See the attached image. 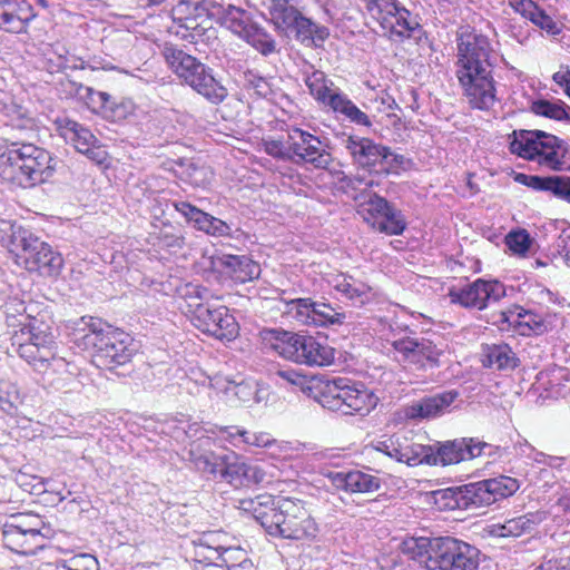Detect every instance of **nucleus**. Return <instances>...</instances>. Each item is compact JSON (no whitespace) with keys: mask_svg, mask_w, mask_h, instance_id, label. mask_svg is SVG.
Returning <instances> with one entry per match:
<instances>
[{"mask_svg":"<svg viewBox=\"0 0 570 570\" xmlns=\"http://www.w3.org/2000/svg\"><path fill=\"white\" fill-rule=\"evenodd\" d=\"M217 2L212 0H179L171 9L173 20H186V17H214V7Z\"/></svg>","mask_w":570,"mask_h":570,"instance_id":"72a5a7b5","label":"nucleus"},{"mask_svg":"<svg viewBox=\"0 0 570 570\" xmlns=\"http://www.w3.org/2000/svg\"><path fill=\"white\" fill-rule=\"evenodd\" d=\"M361 196L364 197L361 206H366L365 210L367 212L368 216L374 219L379 217L382 218L394 206L386 198L380 196L376 193L362 194Z\"/></svg>","mask_w":570,"mask_h":570,"instance_id":"de8ad7c7","label":"nucleus"},{"mask_svg":"<svg viewBox=\"0 0 570 570\" xmlns=\"http://www.w3.org/2000/svg\"><path fill=\"white\" fill-rule=\"evenodd\" d=\"M220 272L237 283H246L261 274L259 265L247 255L224 254L215 261Z\"/></svg>","mask_w":570,"mask_h":570,"instance_id":"393cba45","label":"nucleus"},{"mask_svg":"<svg viewBox=\"0 0 570 570\" xmlns=\"http://www.w3.org/2000/svg\"><path fill=\"white\" fill-rule=\"evenodd\" d=\"M71 568V570H99L98 561L91 554H80L71 558L69 561H62Z\"/></svg>","mask_w":570,"mask_h":570,"instance_id":"13d9d810","label":"nucleus"},{"mask_svg":"<svg viewBox=\"0 0 570 570\" xmlns=\"http://www.w3.org/2000/svg\"><path fill=\"white\" fill-rule=\"evenodd\" d=\"M287 313L305 325L335 327L346 323L352 313L334 307L326 302H317L311 297L295 298L287 303Z\"/></svg>","mask_w":570,"mask_h":570,"instance_id":"4468645a","label":"nucleus"},{"mask_svg":"<svg viewBox=\"0 0 570 570\" xmlns=\"http://www.w3.org/2000/svg\"><path fill=\"white\" fill-rule=\"evenodd\" d=\"M533 243L530 234L525 229L511 230L505 236V245L512 254L523 256L529 250Z\"/></svg>","mask_w":570,"mask_h":570,"instance_id":"09e8293b","label":"nucleus"},{"mask_svg":"<svg viewBox=\"0 0 570 570\" xmlns=\"http://www.w3.org/2000/svg\"><path fill=\"white\" fill-rule=\"evenodd\" d=\"M275 27L286 37L309 49H324V43L331 35L326 26L314 22L297 8L291 11L288 16H285Z\"/></svg>","mask_w":570,"mask_h":570,"instance_id":"dca6fc26","label":"nucleus"},{"mask_svg":"<svg viewBox=\"0 0 570 570\" xmlns=\"http://www.w3.org/2000/svg\"><path fill=\"white\" fill-rule=\"evenodd\" d=\"M371 226L380 233L399 236L404 233L407 224L402 212L393 206L382 217V220H373Z\"/></svg>","mask_w":570,"mask_h":570,"instance_id":"a19ab883","label":"nucleus"},{"mask_svg":"<svg viewBox=\"0 0 570 570\" xmlns=\"http://www.w3.org/2000/svg\"><path fill=\"white\" fill-rule=\"evenodd\" d=\"M330 108L336 112L341 114L345 117L350 122L362 126V127H372L371 118L362 111L345 94L336 92L330 99Z\"/></svg>","mask_w":570,"mask_h":570,"instance_id":"2f4dec72","label":"nucleus"},{"mask_svg":"<svg viewBox=\"0 0 570 570\" xmlns=\"http://www.w3.org/2000/svg\"><path fill=\"white\" fill-rule=\"evenodd\" d=\"M214 9V17L217 18L218 22L240 38L255 23L250 13L239 7L217 2Z\"/></svg>","mask_w":570,"mask_h":570,"instance_id":"a878e982","label":"nucleus"},{"mask_svg":"<svg viewBox=\"0 0 570 570\" xmlns=\"http://www.w3.org/2000/svg\"><path fill=\"white\" fill-rule=\"evenodd\" d=\"M77 326L75 344L92 351L91 362L98 368L114 372L131 362L136 348L129 334L92 316H82Z\"/></svg>","mask_w":570,"mask_h":570,"instance_id":"7ed1b4c3","label":"nucleus"},{"mask_svg":"<svg viewBox=\"0 0 570 570\" xmlns=\"http://www.w3.org/2000/svg\"><path fill=\"white\" fill-rule=\"evenodd\" d=\"M305 85L309 89L311 95L323 105L330 107V99L341 92L338 88L332 89L333 81L327 79L326 75L321 70L313 69L311 72H304Z\"/></svg>","mask_w":570,"mask_h":570,"instance_id":"473e14b6","label":"nucleus"},{"mask_svg":"<svg viewBox=\"0 0 570 570\" xmlns=\"http://www.w3.org/2000/svg\"><path fill=\"white\" fill-rule=\"evenodd\" d=\"M281 513H273L267 519L269 535L289 540H313L317 537L318 524L298 499H289L283 503Z\"/></svg>","mask_w":570,"mask_h":570,"instance_id":"9b49d317","label":"nucleus"},{"mask_svg":"<svg viewBox=\"0 0 570 570\" xmlns=\"http://www.w3.org/2000/svg\"><path fill=\"white\" fill-rule=\"evenodd\" d=\"M227 393H233L240 402H249L253 395L256 393L254 386L247 382H229L226 387Z\"/></svg>","mask_w":570,"mask_h":570,"instance_id":"6e6d98bb","label":"nucleus"},{"mask_svg":"<svg viewBox=\"0 0 570 570\" xmlns=\"http://www.w3.org/2000/svg\"><path fill=\"white\" fill-rule=\"evenodd\" d=\"M455 76L473 108L485 110L495 100L493 48L490 39L471 27L456 33Z\"/></svg>","mask_w":570,"mask_h":570,"instance_id":"f257e3e1","label":"nucleus"},{"mask_svg":"<svg viewBox=\"0 0 570 570\" xmlns=\"http://www.w3.org/2000/svg\"><path fill=\"white\" fill-rule=\"evenodd\" d=\"M514 180L537 191H548L558 199L570 204V176L564 175H527L518 173Z\"/></svg>","mask_w":570,"mask_h":570,"instance_id":"5701e85b","label":"nucleus"},{"mask_svg":"<svg viewBox=\"0 0 570 570\" xmlns=\"http://www.w3.org/2000/svg\"><path fill=\"white\" fill-rule=\"evenodd\" d=\"M499 446L492 445L478 438H458L433 444L434 465L446 466L470 461L481 455L493 456Z\"/></svg>","mask_w":570,"mask_h":570,"instance_id":"2eb2a0df","label":"nucleus"},{"mask_svg":"<svg viewBox=\"0 0 570 570\" xmlns=\"http://www.w3.org/2000/svg\"><path fill=\"white\" fill-rule=\"evenodd\" d=\"M161 56L169 69L184 83L188 85L210 104L218 105L227 98V88L215 77L213 68L203 63L196 57L170 42L164 43Z\"/></svg>","mask_w":570,"mask_h":570,"instance_id":"0eeeda50","label":"nucleus"},{"mask_svg":"<svg viewBox=\"0 0 570 570\" xmlns=\"http://www.w3.org/2000/svg\"><path fill=\"white\" fill-rule=\"evenodd\" d=\"M455 390L444 391L413 402L406 407L405 414L411 420L434 419L442 415L459 397Z\"/></svg>","mask_w":570,"mask_h":570,"instance_id":"4be33fe9","label":"nucleus"},{"mask_svg":"<svg viewBox=\"0 0 570 570\" xmlns=\"http://www.w3.org/2000/svg\"><path fill=\"white\" fill-rule=\"evenodd\" d=\"M509 6L523 18L530 19L533 16L538 3L533 0H509Z\"/></svg>","mask_w":570,"mask_h":570,"instance_id":"e2e57ef3","label":"nucleus"},{"mask_svg":"<svg viewBox=\"0 0 570 570\" xmlns=\"http://www.w3.org/2000/svg\"><path fill=\"white\" fill-rule=\"evenodd\" d=\"M405 157L403 155L392 153L391 148L387 147L386 158L382 159L377 174L389 175L396 171L404 164Z\"/></svg>","mask_w":570,"mask_h":570,"instance_id":"5fc2aeb1","label":"nucleus"},{"mask_svg":"<svg viewBox=\"0 0 570 570\" xmlns=\"http://www.w3.org/2000/svg\"><path fill=\"white\" fill-rule=\"evenodd\" d=\"M21 335L27 336L26 341L33 342L40 347L51 350V346L55 344L51 326L37 317H29L21 328Z\"/></svg>","mask_w":570,"mask_h":570,"instance_id":"58836bf2","label":"nucleus"},{"mask_svg":"<svg viewBox=\"0 0 570 570\" xmlns=\"http://www.w3.org/2000/svg\"><path fill=\"white\" fill-rule=\"evenodd\" d=\"M265 153L278 160L291 161L295 164V155L292 153L291 132L286 141L268 140L264 142Z\"/></svg>","mask_w":570,"mask_h":570,"instance_id":"8fccbe9b","label":"nucleus"},{"mask_svg":"<svg viewBox=\"0 0 570 570\" xmlns=\"http://www.w3.org/2000/svg\"><path fill=\"white\" fill-rule=\"evenodd\" d=\"M507 295L505 286L498 279L476 278L461 287H451L448 296L452 304L466 309L483 311Z\"/></svg>","mask_w":570,"mask_h":570,"instance_id":"ddd939ff","label":"nucleus"},{"mask_svg":"<svg viewBox=\"0 0 570 570\" xmlns=\"http://www.w3.org/2000/svg\"><path fill=\"white\" fill-rule=\"evenodd\" d=\"M68 141H70L79 153L85 154L97 164H101L106 158V151L101 149L99 140L90 129L81 124L71 132Z\"/></svg>","mask_w":570,"mask_h":570,"instance_id":"c756f323","label":"nucleus"},{"mask_svg":"<svg viewBox=\"0 0 570 570\" xmlns=\"http://www.w3.org/2000/svg\"><path fill=\"white\" fill-rule=\"evenodd\" d=\"M296 8L289 4L288 0H271L269 13L274 24H278L285 16H288L291 11Z\"/></svg>","mask_w":570,"mask_h":570,"instance_id":"4d7b16f0","label":"nucleus"},{"mask_svg":"<svg viewBox=\"0 0 570 570\" xmlns=\"http://www.w3.org/2000/svg\"><path fill=\"white\" fill-rule=\"evenodd\" d=\"M507 524L513 538H518L524 533H530L537 525V522L533 520L532 515L527 514L507 520Z\"/></svg>","mask_w":570,"mask_h":570,"instance_id":"864d4df0","label":"nucleus"},{"mask_svg":"<svg viewBox=\"0 0 570 570\" xmlns=\"http://www.w3.org/2000/svg\"><path fill=\"white\" fill-rule=\"evenodd\" d=\"M520 364V360L512 348L505 344L487 345L483 350V365L499 371H512Z\"/></svg>","mask_w":570,"mask_h":570,"instance_id":"c85d7f7f","label":"nucleus"},{"mask_svg":"<svg viewBox=\"0 0 570 570\" xmlns=\"http://www.w3.org/2000/svg\"><path fill=\"white\" fill-rule=\"evenodd\" d=\"M134 109L135 105L130 99H118L109 95L108 102L105 105L104 110L100 111V116L106 120L119 122L132 115Z\"/></svg>","mask_w":570,"mask_h":570,"instance_id":"37998d69","label":"nucleus"},{"mask_svg":"<svg viewBox=\"0 0 570 570\" xmlns=\"http://www.w3.org/2000/svg\"><path fill=\"white\" fill-rule=\"evenodd\" d=\"M392 347L401 355L400 362L414 365L419 371L440 366L442 350L425 337H402L392 342Z\"/></svg>","mask_w":570,"mask_h":570,"instance_id":"a211bd4d","label":"nucleus"},{"mask_svg":"<svg viewBox=\"0 0 570 570\" xmlns=\"http://www.w3.org/2000/svg\"><path fill=\"white\" fill-rule=\"evenodd\" d=\"M569 153L568 144L559 137L543 131L538 142V156L535 160L554 171L570 169L566 167L564 158Z\"/></svg>","mask_w":570,"mask_h":570,"instance_id":"b1692460","label":"nucleus"},{"mask_svg":"<svg viewBox=\"0 0 570 570\" xmlns=\"http://www.w3.org/2000/svg\"><path fill=\"white\" fill-rule=\"evenodd\" d=\"M540 136H543V130H513L508 136L510 153L527 160H535Z\"/></svg>","mask_w":570,"mask_h":570,"instance_id":"bb28decb","label":"nucleus"},{"mask_svg":"<svg viewBox=\"0 0 570 570\" xmlns=\"http://www.w3.org/2000/svg\"><path fill=\"white\" fill-rule=\"evenodd\" d=\"M239 82L244 89L253 90L261 98H267L273 92L268 80L253 70H246L239 75Z\"/></svg>","mask_w":570,"mask_h":570,"instance_id":"49530a36","label":"nucleus"},{"mask_svg":"<svg viewBox=\"0 0 570 570\" xmlns=\"http://www.w3.org/2000/svg\"><path fill=\"white\" fill-rule=\"evenodd\" d=\"M397 462L406 463L410 466L420 464L434 465L435 458L432 445H423L419 443L402 444L400 443V454Z\"/></svg>","mask_w":570,"mask_h":570,"instance_id":"4c0bfd02","label":"nucleus"},{"mask_svg":"<svg viewBox=\"0 0 570 570\" xmlns=\"http://www.w3.org/2000/svg\"><path fill=\"white\" fill-rule=\"evenodd\" d=\"M237 434L240 435L242 443L257 448H266L272 443V439L267 433H250L246 430H237Z\"/></svg>","mask_w":570,"mask_h":570,"instance_id":"bf43d9fd","label":"nucleus"},{"mask_svg":"<svg viewBox=\"0 0 570 570\" xmlns=\"http://www.w3.org/2000/svg\"><path fill=\"white\" fill-rule=\"evenodd\" d=\"M230 552H233L230 549H226L224 554H220L217 550L209 549V553L217 554L216 559H219L223 563H226V570H255L252 560L247 558H244L238 563L229 564L228 561L230 560V557H226L225 554H229Z\"/></svg>","mask_w":570,"mask_h":570,"instance_id":"680f3d73","label":"nucleus"},{"mask_svg":"<svg viewBox=\"0 0 570 570\" xmlns=\"http://www.w3.org/2000/svg\"><path fill=\"white\" fill-rule=\"evenodd\" d=\"M45 522L38 514H23L14 519V522L6 524L3 534L6 538L14 535H30L32 538L40 534Z\"/></svg>","mask_w":570,"mask_h":570,"instance_id":"ea45409f","label":"nucleus"},{"mask_svg":"<svg viewBox=\"0 0 570 570\" xmlns=\"http://www.w3.org/2000/svg\"><path fill=\"white\" fill-rule=\"evenodd\" d=\"M530 109L537 116L570 124V106L561 99L539 98L531 102Z\"/></svg>","mask_w":570,"mask_h":570,"instance_id":"c9c22d12","label":"nucleus"},{"mask_svg":"<svg viewBox=\"0 0 570 570\" xmlns=\"http://www.w3.org/2000/svg\"><path fill=\"white\" fill-rule=\"evenodd\" d=\"M242 38L264 56L275 51L274 39L257 23H254Z\"/></svg>","mask_w":570,"mask_h":570,"instance_id":"c03bdc74","label":"nucleus"},{"mask_svg":"<svg viewBox=\"0 0 570 570\" xmlns=\"http://www.w3.org/2000/svg\"><path fill=\"white\" fill-rule=\"evenodd\" d=\"M520 488L519 481L507 475L482 480L436 492L435 501L444 510H464L480 514L498 500L514 494Z\"/></svg>","mask_w":570,"mask_h":570,"instance_id":"423d86ee","label":"nucleus"},{"mask_svg":"<svg viewBox=\"0 0 570 570\" xmlns=\"http://www.w3.org/2000/svg\"><path fill=\"white\" fill-rule=\"evenodd\" d=\"M220 459L222 453H216L209 450L202 460L198 459V463L195 465V469L202 473L208 474L212 479L217 480Z\"/></svg>","mask_w":570,"mask_h":570,"instance_id":"603ef678","label":"nucleus"},{"mask_svg":"<svg viewBox=\"0 0 570 570\" xmlns=\"http://www.w3.org/2000/svg\"><path fill=\"white\" fill-rule=\"evenodd\" d=\"M529 20L550 36H558L561 32L559 24L539 6Z\"/></svg>","mask_w":570,"mask_h":570,"instance_id":"3c124183","label":"nucleus"},{"mask_svg":"<svg viewBox=\"0 0 570 570\" xmlns=\"http://www.w3.org/2000/svg\"><path fill=\"white\" fill-rule=\"evenodd\" d=\"M173 206L195 229L208 236L238 239L243 235L240 227L233 222H226L215 217L188 202L176 200L173 203Z\"/></svg>","mask_w":570,"mask_h":570,"instance_id":"f3484780","label":"nucleus"},{"mask_svg":"<svg viewBox=\"0 0 570 570\" xmlns=\"http://www.w3.org/2000/svg\"><path fill=\"white\" fill-rule=\"evenodd\" d=\"M381 489V480L361 470L350 471V493H373Z\"/></svg>","mask_w":570,"mask_h":570,"instance_id":"a18cd8bd","label":"nucleus"},{"mask_svg":"<svg viewBox=\"0 0 570 570\" xmlns=\"http://www.w3.org/2000/svg\"><path fill=\"white\" fill-rule=\"evenodd\" d=\"M557 315L549 312H539L513 305L501 313L500 323L512 326L514 332L522 336H539L554 327Z\"/></svg>","mask_w":570,"mask_h":570,"instance_id":"6ab92c4d","label":"nucleus"},{"mask_svg":"<svg viewBox=\"0 0 570 570\" xmlns=\"http://www.w3.org/2000/svg\"><path fill=\"white\" fill-rule=\"evenodd\" d=\"M187 29L189 30L188 35H184L183 40H186L189 43H197L203 40L208 31V28L204 26L203 20L199 24H195V27L187 26Z\"/></svg>","mask_w":570,"mask_h":570,"instance_id":"774afa93","label":"nucleus"},{"mask_svg":"<svg viewBox=\"0 0 570 570\" xmlns=\"http://www.w3.org/2000/svg\"><path fill=\"white\" fill-rule=\"evenodd\" d=\"M289 499L291 498L287 497H274L267 493L259 494L255 498V501L253 502L255 504L254 517L267 533L269 532L271 524L267 522V519L269 520V517H272L273 513H281L284 509L283 503L288 502Z\"/></svg>","mask_w":570,"mask_h":570,"instance_id":"f704fd0d","label":"nucleus"},{"mask_svg":"<svg viewBox=\"0 0 570 570\" xmlns=\"http://www.w3.org/2000/svg\"><path fill=\"white\" fill-rule=\"evenodd\" d=\"M273 375L278 386L297 389L324 409L344 415H367L379 403V397L372 391L363 385H351L350 380L345 377L326 380L315 375L308 376L293 367L277 368Z\"/></svg>","mask_w":570,"mask_h":570,"instance_id":"f03ea898","label":"nucleus"},{"mask_svg":"<svg viewBox=\"0 0 570 570\" xmlns=\"http://www.w3.org/2000/svg\"><path fill=\"white\" fill-rule=\"evenodd\" d=\"M292 153L295 155V164H312L315 168L325 169L332 161L331 155L326 151L327 144L320 137L301 128L291 130Z\"/></svg>","mask_w":570,"mask_h":570,"instance_id":"aec40b11","label":"nucleus"},{"mask_svg":"<svg viewBox=\"0 0 570 570\" xmlns=\"http://www.w3.org/2000/svg\"><path fill=\"white\" fill-rule=\"evenodd\" d=\"M263 338L285 360L308 366H327L335 360V350L326 338L269 328L263 332Z\"/></svg>","mask_w":570,"mask_h":570,"instance_id":"1a4fd4ad","label":"nucleus"},{"mask_svg":"<svg viewBox=\"0 0 570 570\" xmlns=\"http://www.w3.org/2000/svg\"><path fill=\"white\" fill-rule=\"evenodd\" d=\"M333 287L344 297L352 301L354 305H364L368 301V294L372 291L366 283L358 281L350 275H337L334 278Z\"/></svg>","mask_w":570,"mask_h":570,"instance_id":"7c9ffc66","label":"nucleus"},{"mask_svg":"<svg viewBox=\"0 0 570 570\" xmlns=\"http://www.w3.org/2000/svg\"><path fill=\"white\" fill-rule=\"evenodd\" d=\"M209 294L208 288L199 285L185 286L183 297L194 325L203 333L222 341L235 338L238 334L235 317L226 306L208 302Z\"/></svg>","mask_w":570,"mask_h":570,"instance_id":"6e6552de","label":"nucleus"},{"mask_svg":"<svg viewBox=\"0 0 570 570\" xmlns=\"http://www.w3.org/2000/svg\"><path fill=\"white\" fill-rule=\"evenodd\" d=\"M400 443L401 442L399 438L391 436L386 440L377 441L374 445V449L377 452H381L386 456L397 461V456L400 454Z\"/></svg>","mask_w":570,"mask_h":570,"instance_id":"052dcab7","label":"nucleus"},{"mask_svg":"<svg viewBox=\"0 0 570 570\" xmlns=\"http://www.w3.org/2000/svg\"><path fill=\"white\" fill-rule=\"evenodd\" d=\"M367 13L390 36L410 38L420 24L399 0H362Z\"/></svg>","mask_w":570,"mask_h":570,"instance_id":"f8f14e48","label":"nucleus"},{"mask_svg":"<svg viewBox=\"0 0 570 570\" xmlns=\"http://www.w3.org/2000/svg\"><path fill=\"white\" fill-rule=\"evenodd\" d=\"M17 2L12 0H0V30L11 33H22L27 30L29 21L36 14L22 18L17 13Z\"/></svg>","mask_w":570,"mask_h":570,"instance_id":"e433bc0d","label":"nucleus"},{"mask_svg":"<svg viewBox=\"0 0 570 570\" xmlns=\"http://www.w3.org/2000/svg\"><path fill=\"white\" fill-rule=\"evenodd\" d=\"M55 124L57 126V129L60 131V135L66 140L69 139V137L71 136V132H73L79 127V125H80L76 120H72V119H70L68 117H58L55 120Z\"/></svg>","mask_w":570,"mask_h":570,"instance_id":"69168bd1","label":"nucleus"},{"mask_svg":"<svg viewBox=\"0 0 570 570\" xmlns=\"http://www.w3.org/2000/svg\"><path fill=\"white\" fill-rule=\"evenodd\" d=\"M90 95L92 96V98H91L90 102H88L87 107L92 112L100 115V111L104 110L105 105L108 102L109 94L105 92V91L96 90L95 92H91Z\"/></svg>","mask_w":570,"mask_h":570,"instance_id":"338daca9","label":"nucleus"},{"mask_svg":"<svg viewBox=\"0 0 570 570\" xmlns=\"http://www.w3.org/2000/svg\"><path fill=\"white\" fill-rule=\"evenodd\" d=\"M247 471H249V465L246 464L235 452H224L219 460L217 480L238 488L244 485V476L248 475Z\"/></svg>","mask_w":570,"mask_h":570,"instance_id":"cd10ccee","label":"nucleus"},{"mask_svg":"<svg viewBox=\"0 0 570 570\" xmlns=\"http://www.w3.org/2000/svg\"><path fill=\"white\" fill-rule=\"evenodd\" d=\"M343 146L348 151L353 164L370 173L377 174L382 159L386 158L387 146L377 144L371 138L348 136L343 140Z\"/></svg>","mask_w":570,"mask_h":570,"instance_id":"412c9836","label":"nucleus"},{"mask_svg":"<svg viewBox=\"0 0 570 570\" xmlns=\"http://www.w3.org/2000/svg\"><path fill=\"white\" fill-rule=\"evenodd\" d=\"M327 476L335 489L350 492V471L330 472Z\"/></svg>","mask_w":570,"mask_h":570,"instance_id":"0e129e2a","label":"nucleus"},{"mask_svg":"<svg viewBox=\"0 0 570 570\" xmlns=\"http://www.w3.org/2000/svg\"><path fill=\"white\" fill-rule=\"evenodd\" d=\"M16 262L28 272L43 277H56L63 267L60 253L36 236L30 229L18 227L11 235Z\"/></svg>","mask_w":570,"mask_h":570,"instance_id":"9d476101","label":"nucleus"},{"mask_svg":"<svg viewBox=\"0 0 570 570\" xmlns=\"http://www.w3.org/2000/svg\"><path fill=\"white\" fill-rule=\"evenodd\" d=\"M403 552L426 570H478L480 550L454 537H420L403 541Z\"/></svg>","mask_w":570,"mask_h":570,"instance_id":"20e7f679","label":"nucleus"},{"mask_svg":"<svg viewBox=\"0 0 570 570\" xmlns=\"http://www.w3.org/2000/svg\"><path fill=\"white\" fill-rule=\"evenodd\" d=\"M18 354L38 371L47 368L50 358L53 356L49 348L37 346L36 343L29 341L19 345Z\"/></svg>","mask_w":570,"mask_h":570,"instance_id":"79ce46f5","label":"nucleus"},{"mask_svg":"<svg viewBox=\"0 0 570 570\" xmlns=\"http://www.w3.org/2000/svg\"><path fill=\"white\" fill-rule=\"evenodd\" d=\"M51 154L33 144L11 141L0 153V177L22 188L49 181L57 167Z\"/></svg>","mask_w":570,"mask_h":570,"instance_id":"39448f33","label":"nucleus"}]
</instances>
